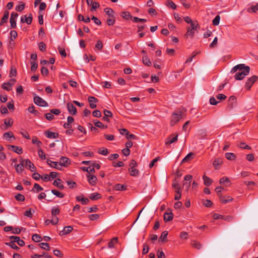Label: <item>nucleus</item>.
Wrapping results in <instances>:
<instances>
[{
    "instance_id": "obj_1",
    "label": "nucleus",
    "mask_w": 258,
    "mask_h": 258,
    "mask_svg": "<svg viewBox=\"0 0 258 258\" xmlns=\"http://www.w3.org/2000/svg\"><path fill=\"white\" fill-rule=\"evenodd\" d=\"M250 71V68L248 66H245L244 64H239L234 67L231 71V73H235V79L236 80H241L246 76L248 75Z\"/></svg>"
},
{
    "instance_id": "obj_2",
    "label": "nucleus",
    "mask_w": 258,
    "mask_h": 258,
    "mask_svg": "<svg viewBox=\"0 0 258 258\" xmlns=\"http://www.w3.org/2000/svg\"><path fill=\"white\" fill-rule=\"evenodd\" d=\"M183 113L181 111L178 112H173L170 118V124L171 126H174L182 118Z\"/></svg>"
},
{
    "instance_id": "obj_3",
    "label": "nucleus",
    "mask_w": 258,
    "mask_h": 258,
    "mask_svg": "<svg viewBox=\"0 0 258 258\" xmlns=\"http://www.w3.org/2000/svg\"><path fill=\"white\" fill-rule=\"evenodd\" d=\"M33 100L35 104L37 105L42 107H47L48 106V103L44 100L38 96H35Z\"/></svg>"
},
{
    "instance_id": "obj_4",
    "label": "nucleus",
    "mask_w": 258,
    "mask_h": 258,
    "mask_svg": "<svg viewBox=\"0 0 258 258\" xmlns=\"http://www.w3.org/2000/svg\"><path fill=\"white\" fill-rule=\"evenodd\" d=\"M258 77L256 76H252L249 78H248L245 84V87L247 90H250L251 86L253 85V84L257 80Z\"/></svg>"
},
{
    "instance_id": "obj_5",
    "label": "nucleus",
    "mask_w": 258,
    "mask_h": 258,
    "mask_svg": "<svg viewBox=\"0 0 258 258\" xmlns=\"http://www.w3.org/2000/svg\"><path fill=\"white\" fill-rule=\"evenodd\" d=\"M18 16V14L16 12H12L11 13L10 20L11 28H15L16 27V21Z\"/></svg>"
},
{
    "instance_id": "obj_6",
    "label": "nucleus",
    "mask_w": 258,
    "mask_h": 258,
    "mask_svg": "<svg viewBox=\"0 0 258 258\" xmlns=\"http://www.w3.org/2000/svg\"><path fill=\"white\" fill-rule=\"evenodd\" d=\"M24 162V164H25V167L26 168H28L31 171H34L36 170V167L30 160L24 159L23 162Z\"/></svg>"
},
{
    "instance_id": "obj_7",
    "label": "nucleus",
    "mask_w": 258,
    "mask_h": 258,
    "mask_svg": "<svg viewBox=\"0 0 258 258\" xmlns=\"http://www.w3.org/2000/svg\"><path fill=\"white\" fill-rule=\"evenodd\" d=\"M23 160L24 159H21L20 161V164L15 165L16 171L18 174H21L23 171L24 166H25V164H24V162H23Z\"/></svg>"
},
{
    "instance_id": "obj_8",
    "label": "nucleus",
    "mask_w": 258,
    "mask_h": 258,
    "mask_svg": "<svg viewBox=\"0 0 258 258\" xmlns=\"http://www.w3.org/2000/svg\"><path fill=\"white\" fill-rule=\"evenodd\" d=\"M47 164L52 168H54L58 170L61 169V166L59 164V162H54L49 159L47 161Z\"/></svg>"
},
{
    "instance_id": "obj_9",
    "label": "nucleus",
    "mask_w": 258,
    "mask_h": 258,
    "mask_svg": "<svg viewBox=\"0 0 258 258\" xmlns=\"http://www.w3.org/2000/svg\"><path fill=\"white\" fill-rule=\"evenodd\" d=\"M32 15L29 14L28 17L26 15H24L21 17V21L22 23H26L27 24L30 25L32 23Z\"/></svg>"
},
{
    "instance_id": "obj_10",
    "label": "nucleus",
    "mask_w": 258,
    "mask_h": 258,
    "mask_svg": "<svg viewBox=\"0 0 258 258\" xmlns=\"http://www.w3.org/2000/svg\"><path fill=\"white\" fill-rule=\"evenodd\" d=\"M88 101L89 103L90 107L91 108H95L96 107V103L98 102V99L93 96H89L88 97Z\"/></svg>"
},
{
    "instance_id": "obj_11",
    "label": "nucleus",
    "mask_w": 258,
    "mask_h": 258,
    "mask_svg": "<svg viewBox=\"0 0 258 258\" xmlns=\"http://www.w3.org/2000/svg\"><path fill=\"white\" fill-rule=\"evenodd\" d=\"M67 109L70 113L72 115H75L77 112L76 107L72 103L67 104Z\"/></svg>"
},
{
    "instance_id": "obj_12",
    "label": "nucleus",
    "mask_w": 258,
    "mask_h": 258,
    "mask_svg": "<svg viewBox=\"0 0 258 258\" xmlns=\"http://www.w3.org/2000/svg\"><path fill=\"white\" fill-rule=\"evenodd\" d=\"M87 177L88 181L91 185H94L96 184L97 178L95 175L88 174Z\"/></svg>"
},
{
    "instance_id": "obj_13",
    "label": "nucleus",
    "mask_w": 258,
    "mask_h": 258,
    "mask_svg": "<svg viewBox=\"0 0 258 258\" xmlns=\"http://www.w3.org/2000/svg\"><path fill=\"white\" fill-rule=\"evenodd\" d=\"M8 147L9 149L18 154H21L23 153V149L21 147L14 145H9Z\"/></svg>"
},
{
    "instance_id": "obj_14",
    "label": "nucleus",
    "mask_w": 258,
    "mask_h": 258,
    "mask_svg": "<svg viewBox=\"0 0 258 258\" xmlns=\"http://www.w3.org/2000/svg\"><path fill=\"white\" fill-rule=\"evenodd\" d=\"M10 239L13 240L12 241L14 242L15 243V242H17L18 244L21 246H22L25 244L24 241L23 240L20 239L18 236H12L10 237Z\"/></svg>"
},
{
    "instance_id": "obj_15",
    "label": "nucleus",
    "mask_w": 258,
    "mask_h": 258,
    "mask_svg": "<svg viewBox=\"0 0 258 258\" xmlns=\"http://www.w3.org/2000/svg\"><path fill=\"white\" fill-rule=\"evenodd\" d=\"M59 164L61 166V168L62 166L67 167L70 164V161L69 158L66 157H62L60 159Z\"/></svg>"
},
{
    "instance_id": "obj_16",
    "label": "nucleus",
    "mask_w": 258,
    "mask_h": 258,
    "mask_svg": "<svg viewBox=\"0 0 258 258\" xmlns=\"http://www.w3.org/2000/svg\"><path fill=\"white\" fill-rule=\"evenodd\" d=\"M44 134L47 138L49 139H56L58 137V134L51 132L49 131H45Z\"/></svg>"
},
{
    "instance_id": "obj_17",
    "label": "nucleus",
    "mask_w": 258,
    "mask_h": 258,
    "mask_svg": "<svg viewBox=\"0 0 258 258\" xmlns=\"http://www.w3.org/2000/svg\"><path fill=\"white\" fill-rule=\"evenodd\" d=\"M73 228L71 226H66L60 232L59 234L61 236L70 233L73 230Z\"/></svg>"
},
{
    "instance_id": "obj_18",
    "label": "nucleus",
    "mask_w": 258,
    "mask_h": 258,
    "mask_svg": "<svg viewBox=\"0 0 258 258\" xmlns=\"http://www.w3.org/2000/svg\"><path fill=\"white\" fill-rule=\"evenodd\" d=\"M223 163V160L221 158H216L213 162V166L216 169L220 168V166Z\"/></svg>"
},
{
    "instance_id": "obj_19",
    "label": "nucleus",
    "mask_w": 258,
    "mask_h": 258,
    "mask_svg": "<svg viewBox=\"0 0 258 258\" xmlns=\"http://www.w3.org/2000/svg\"><path fill=\"white\" fill-rule=\"evenodd\" d=\"M178 135H176L175 136L172 137V136L169 137L165 141L166 145H170L172 143H174L177 140Z\"/></svg>"
},
{
    "instance_id": "obj_20",
    "label": "nucleus",
    "mask_w": 258,
    "mask_h": 258,
    "mask_svg": "<svg viewBox=\"0 0 258 258\" xmlns=\"http://www.w3.org/2000/svg\"><path fill=\"white\" fill-rule=\"evenodd\" d=\"M173 214L172 212H165L164 214V220L165 222H168L172 220Z\"/></svg>"
},
{
    "instance_id": "obj_21",
    "label": "nucleus",
    "mask_w": 258,
    "mask_h": 258,
    "mask_svg": "<svg viewBox=\"0 0 258 258\" xmlns=\"http://www.w3.org/2000/svg\"><path fill=\"white\" fill-rule=\"evenodd\" d=\"M62 181L59 178H57L55 179L53 183V184L58 187L60 189H62L64 188V186L62 184Z\"/></svg>"
},
{
    "instance_id": "obj_22",
    "label": "nucleus",
    "mask_w": 258,
    "mask_h": 258,
    "mask_svg": "<svg viewBox=\"0 0 258 258\" xmlns=\"http://www.w3.org/2000/svg\"><path fill=\"white\" fill-rule=\"evenodd\" d=\"M168 235V232L167 231H164L161 234L159 238V242H164L166 241V238Z\"/></svg>"
},
{
    "instance_id": "obj_23",
    "label": "nucleus",
    "mask_w": 258,
    "mask_h": 258,
    "mask_svg": "<svg viewBox=\"0 0 258 258\" xmlns=\"http://www.w3.org/2000/svg\"><path fill=\"white\" fill-rule=\"evenodd\" d=\"M128 171L130 175L132 176H137L139 173V170L135 167L130 168L128 169Z\"/></svg>"
},
{
    "instance_id": "obj_24",
    "label": "nucleus",
    "mask_w": 258,
    "mask_h": 258,
    "mask_svg": "<svg viewBox=\"0 0 258 258\" xmlns=\"http://www.w3.org/2000/svg\"><path fill=\"white\" fill-rule=\"evenodd\" d=\"M114 189L118 191H123L126 189V186L121 184H116L114 186Z\"/></svg>"
},
{
    "instance_id": "obj_25",
    "label": "nucleus",
    "mask_w": 258,
    "mask_h": 258,
    "mask_svg": "<svg viewBox=\"0 0 258 258\" xmlns=\"http://www.w3.org/2000/svg\"><path fill=\"white\" fill-rule=\"evenodd\" d=\"M9 16V13L8 11H5L4 13V16L1 20V22L0 23L1 25H3L4 23H6L7 22V20L8 19Z\"/></svg>"
},
{
    "instance_id": "obj_26",
    "label": "nucleus",
    "mask_w": 258,
    "mask_h": 258,
    "mask_svg": "<svg viewBox=\"0 0 258 258\" xmlns=\"http://www.w3.org/2000/svg\"><path fill=\"white\" fill-rule=\"evenodd\" d=\"M195 30L192 29L190 27L187 28V32L185 35V36L187 37H189L190 38H192L195 35Z\"/></svg>"
},
{
    "instance_id": "obj_27",
    "label": "nucleus",
    "mask_w": 258,
    "mask_h": 258,
    "mask_svg": "<svg viewBox=\"0 0 258 258\" xmlns=\"http://www.w3.org/2000/svg\"><path fill=\"white\" fill-rule=\"evenodd\" d=\"M104 12L108 16V17H112L114 16V12L110 8H106L104 9Z\"/></svg>"
},
{
    "instance_id": "obj_28",
    "label": "nucleus",
    "mask_w": 258,
    "mask_h": 258,
    "mask_svg": "<svg viewBox=\"0 0 258 258\" xmlns=\"http://www.w3.org/2000/svg\"><path fill=\"white\" fill-rule=\"evenodd\" d=\"M203 178L204 181V184L207 186H210L213 182L211 178L206 176L205 175L203 176Z\"/></svg>"
},
{
    "instance_id": "obj_29",
    "label": "nucleus",
    "mask_w": 258,
    "mask_h": 258,
    "mask_svg": "<svg viewBox=\"0 0 258 258\" xmlns=\"http://www.w3.org/2000/svg\"><path fill=\"white\" fill-rule=\"evenodd\" d=\"M191 244L192 247L198 249H200L202 247V244L196 240H192Z\"/></svg>"
},
{
    "instance_id": "obj_30",
    "label": "nucleus",
    "mask_w": 258,
    "mask_h": 258,
    "mask_svg": "<svg viewBox=\"0 0 258 258\" xmlns=\"http://www.w3.org/2000/svg\"><path fill=\"white\" fill-rule=\"evenodd\" d=\"M225 157L229 160H234L236 157V155L233 153H227L225 154Z\"/></svg>"
},
{
    "instance_id": "obj_31",
    "label": "nucleus",
    "mask_w": 258,
    "mask_h": 258,
    "mask_svg": "<svg viewBox=\"0 0 258 258\" xmlns=\"http://www.w3.org/2000/svg\"><path fill=\"white\" fill-rule=\"evenodd\" d=\"M32 143L33 144H36L37 146L39 148L42 145L41 141H39L36 137H33L32 139Z\"/></svg>"
},
{
    "instance_id": "obj_32",
    "label": "nucleus",
    "mask_w": 258,
    "mask_h": 258,
    "mask_svg": "<svg viewBox=\"0 0 258 258\" xmlns=\"http://www.w3.org/2000/svg\"><path fill=\"white\" fill-rule=\"evenodd\" d=\"M76 200L78 202H81L82 204L83 205L87 204L89 202V200L87 198H84L81 196H77Z\"/></svg>"
},
{
    "instance_id": "obj_33",
    "label": "nucleus",
    "mask_w": 258,
    "mask_h": 258,
    "mask_svg": "<svg viewBox=\"0 0 258 258\" xmlns=\"http://www.w3.org/2000/svg\"><path fill=\"white\" fill-rule=\"evenodd\" d=\"M121 16L125 20H129L132 18L131 14L128 12H123L121 14Z\"/></svg>"
},
{
    "instance_id": "obj_34",
    "label": "nucleus",
    "mask_w": 258,
    "mask_h": 258,
    "mask_svg": "<svg viewBox=\"0 0 258 258\" xmlns=\"http://www.w3.org/2000/svg\"><path fill=\"white\" fill-rule=\"evenodd\" d=\"M143 62L147 66H150L152 64L151 61L147 55L143 56Z\"/></svg>"
},
{
    "instance_id": "obj_35",
    "label": "nucleus",
    "mask_w": 258,
    "mask_h": 258,
    "mask_svg": "<svg viewBox=\"0 0 258 258\" xmlns=\"http://www.w3.org/2000/svg\"><path fill=\"white\" fill-rule=\"evenodd\" d=\"M232 200H233V198H232L231 197H230L229 196L223 197L221 198V202L222 203H224V204L230 202L232 201Z\"/></svg>"
},
{
    "instance_id": "obj_36",
    "label": "nucleus",
    "mask_w": 258,
    "mask_h": 258,
    "mask_svg": "<svg viewBox=\"0 0 258 258\" xmlns=\"http://www.w3.org/2000/svg\"><path fill=\"white\" fill-rule=\"evenodd\" d=\"M51 192L52 194H53L54 195L57 196V197L58 198H62L64 197V195L63 194L60 192V191H59L58 190H55V189H52L51 190Z\"/></svg>"
},
{
    "instance_id": "obj_37",
    "label": "nucleus",
    "mask_w": 258,
    "mask_h": 258,
    "mask_svg": "<svg viewBox=\"0 0 258 258\" xmlns=\"http://www.w3.org/2000/svg\"><path fill=\"white\" fill-rule=\"evenodd\" d=\"M247 11L249 13H256V12H257L258 3L254 6H252L250 8H248Z\"/></svg>"
},
{
    "instance_id": "obj_38",
    "label": "nucleus",
    "mask_w": 258,
    "mask_h": 258,
    "mask_svg": "<svg viewBox=\"0 0 258 258\" xmlns=\"http://www.w3.org/2000/svg\"><path fill=\"white\" fill-rule=\"evenodd\" d=\"M91 200H97L101 198L100 194L97 192H94L90 195L89 197Z\"/></svg>"
},
{
    "instance_id": "obj_39",
    "label": "nucleus",
    "mask_w": 258,
    "mask_h": 258,
    "mask_svg": "<svg viewBox=\"0 0 258 258\" xmlns=\"http://www.w3.org/2000/svg\"><path fill=\"white\" fill-rule=\"evenodd\" d=\"M238 146L239 148L243 149H247V150H250L251 148L248 145H247L244 142H240L238 145Z\"/></svg>"
},
{
    "instance_id": "obj_40",
    "label": "nucleus",
    "mask_w": 258,
    "mask_h": 258,
    "mask_svg": "<svg viewBox=\"0 0 258 258\" xmlns=\"http://www.w3.org/2000/svg\"><path fill=\"white\" fill-rule=\"evenodd\" d=\"M98 153L104 156H106L108 154V151L107 149L105 148H101L99 149Z\"/></svg>"
},
{
    "instance_id": "obj_41",
    "label": "nucleus",
    "mask_w": 258,
    "mask_h": 258,
    "mask_svg": "<svg viewBox=\"0 0 258 258\" xmlns=\"http://www.w3.org/2000/svg\"><path fill=\"white\" fill-rule=\"evenodd\" d=\"M115 17H108L107 19L106 22L108 26H112L115 23Z\"/></svg>"
},
{
    "instance_id": "obj_42",
    "label": "nucleus",
    "mask_w": 258,
    "mask_h": 258,
    "mask_svg": "<svg viewBox=\"0 0 258 258\" xmlns=\"http://www.w3.org/2000/svg\"><path fill=\"white\" fill-rule=\"evenodd\" d=\"M28 110L29 112L33 113L35 115L39 113L38 111L35 109V107L33 105L29 106L28 108Z\"/></svg>"
},
{
    "instance_id": "obj_43",
    "label": "nucleus",
    "mask_w": 258,
    "mask_h": 258,
    "mask_svg": "<svg viewBox=\"0 0 258 258\" xmlns=\"http://www.w3.org/2000/svg\"><path fill=\"white\" fill-rule=\"evenodd\" d=\"M59 212V209L56 207H53L51 209V215L52 216H56L58 215Z\"/></svg>"
},
{
    "instance_id": "obj_44",
    "label": "nucleus",
    "mask_w": 258,
    "mask_h": 258,
    "mask_svg": "<svg viewBox=\"0 0 258 258\" xmlns=\"http://www.w3.org/2000/svg\"><path fill=\"white\" fill-rule=\"evenodd\" d=\"M166 5L172 8V9H175L176 8V5L171 1L168 0L166 2Z\"/></svg>"
},
{
    "instance_id": "obj_45",
    "label": "nucleus",
    "mask_w": 258,
    "mask_h": 258,
    "mask_svg": "<svg viewBox=\"0 0 258 258\" xmlns=\"http://www.w3.org/2000/svg\"><path fill=\"white\" fill-rule=\"evenodd\" d=\"M2 88L7 91H10L12 90V86L10 85V83H8V82L4 83L2 84Z\"/></svg>"
},
{
    "instance_id": "obj_46",
    "label": "nucleus",
    "mask_w": 258,
    "mask_h": 258,
    "mask_svg": "<svg viewBox=\"0 0 258 258\" xmlns=\"http://www.w3.org/2000/svg\"><path fill=\"white\" fill-rule=\"evenodd\" d=\"M95 125L100 128H106L107 126H105L101 122L96 120L94 122Z\"/></svg>"
},
{
    "instance_id": "obj_47",
    "label": "nucleus",
    "mask_w": 258,
    "mask_h": 258,
    "mask_svg": "<svg viewBox=\"0 0 258 258\" xmlns=\"http://www.w3.org/2000/svg\"><path fill=\"white\" fill-rule=\"evenodd\" d=\"M38 154L39 157L42 159L44 160L46 158L45 155L44 154L43 150L39 148L38 149Z\"/></svg>"
},
{
    "instance_id": "obj_48",
    "label": "nucleus",
    "mask_w": 258,
    "mask_h": 258,
    "mask_svg": "<svg viewBox=\"0 0 258 258\" xmlns=\"http://www.w3.org/2000/svg\"><path fill=\"white\" fill-rule=\"evenodd\" d=\"M4 138L7 140H9L11 138H14V136L11 132L5 133L4 135Z\"/></svg>"
},
{
    "instance_id": "obj_49",
    "label": "nucleus",
    "mask_w": 258,
    "mask_h": 258,
    "mask_svg": "<svg viewBox=\"0 0 258 258\" xmlns=\"http://www.w3.org/2000/svg\"><path fill=\"white\" fill-rule=\"evenodd\" d=\"M32 239L34 241L38 242L41 240V237L39 235L35 234L33 235Z\"/></svg>"
},
{
    "instance_id": "obj_50",
    "label": "nucleus",
    "mask_w": 258,
    "mask_h": 258,
    "mask_svg": "<svg viewBox=\"0 0 258 258\" xmlns=\"http://www.w3.org/2000/svg\"><path fill=\"white\" fill-rule=\"evenodd\" d=\"M83 170L88 172L89 173H93L95 172V169L94 167H92L91 166L88 167H83Z\"/></svg>"
},
{
    "instance_id": "obj_51",
    "label": "nucleus",
    "mask_w": 258,
    "mask_h": 258,
    "mask_svg": "<svg viewBox=\"0 0 258 258\" xmlns=\"http://www.w3.org/2000/svg\"><path fill=\"white\" fill-rule=\"evenodd\" d=\"M117 241V238H113L110 242H108V245L109 248H112L114 245Z\"/></svg>"
},
{
    "instance_id": "obj_52",
    "label": "nucleus",
    "mask_w": 258,
    "mask_h": 258,
    "mask_svg": "<svg viewBox=\"0 0 258 258\" xmlns=\"http://www.w3.org/2000/svg\"><path fill=\"white\" fill-rule=\"evenodd\" d=\"M15 199L18 201L23 202L25 200V197L23 195L18 194L15 196Z\"/></svg>"
},
{
    "instance_id": "obj_53",
    "label": "nucleus",
    "mask_w": 258,
    "mask_h": 258,
    "mask_svg": "<svg viewBox=\"0 0 258 258\" xmlns=\"http://www.w3.org/2000/svg\"><path fill=\"white\" fill-rule=\"evenodd\" d=\"M39 48L40 51L44 52L46 50V45L43 42H41L38 44Z\"/></svg>"
},
{
    "instance_id": "obj_54",
    "label": "nucleus",
    "mask_w": 258,
    "mask_h": 258,
    "mask_svg": "<svg viewBox=\"0 0 258 258\" xmlns=\"http://www.w3.org/2000/svg\"><path fill=\"white\" fill-rule=\"evenodd\" d=\"M17 32L15 30H12L10 32V37L12 41L17 37Z\"/></svg>"
},
{
    "instance_id": "obj_55",
    "label": "nucleus",
    "mask_w": 258,
    "mask_h": 258,
    "mask_svg": "<svg viewBox=\"0 0 258 258\" xmlns=\"http://www.w3.org/2000/svg\"><path fill=\"white\" fill-rule=\"evenodd\" d=\"M220 17L219 15H217L213 20V24L215 26H217L219 24Z\"/></svg>"
},
{
    "instance_id": "obj_56",
    "label": "nucleus",
    "mask_w": 258,
    "mask_h": 258,
    "mask_svg": "<svg viewBox=\"0 0 258 258\" xmlns=\"http://www.w3.org/2000/svg\"><path fill=\"white\" fill-rule=\"evenodd\" d=\"M39 245H40V247L42 249H46V250L49 249V248H50L49 245L47 243L42 242V243H40Z\"/></svg>"
},
{
    "instance_id": "obj_57",
    "label": "nucleus",
    "mask_w": 258,
    "mask_h": 258,
    "mask_svg": "<svg viewBox=\"0 0 258 258\" xmlns=\"http://www.w3.org/2000/svg\"><path fill=\"white\" fill-rule=\"evenodd\" d=\"M6 245H9L11 248L15 249H19V247L16 245V244L14 243V242L11 241L10 242H7L6 243Z\"/></svg>"
},
{
    "instance_id": "obj_58",
    "label": "nucleus",
    "mask_w": 258,
    "mask_h": 258,
    "mask_svg": "<svg viewBox=\"0 0 258 258\" xmlns=\"http://www.w3.org/2000/svg\"><path fill=\"white\" fill-rule=\"evenodd\" d=\"M133 21V22H136V23H138V22L145 23L147 22L146 19H141V18H139L138 17H134Z\"/></svg>"
},
{
    "instance_id": "obj_59",
    "label": "nucleus",
    "mask_w": 258,
    "mask_h": 258,
    "mask_svg": "<svg viewBox=\"0 0 258 258\" xmlns=\"http://www.w3.org/2000/svg\"><path fill=\"white\" fill-rule=\"evenodd\" d=\"M45 116L46 119L49 121L52 120L54 118V116L50 111L49 113L45 114Z\"/></svg>"
},
{
    "instance_id": "obj_60",
    "label": "nucleus",
    "mask_w": 258,
    "mask_h": 258,
    "mask_svg": "<svg viewBox=\"0 0 258 258\" xmlns=\"http://www.w3.org/2000/svg\"><path fill=\"white\" fill-rule=\"evenodd\" d=\"M31 70L32 71H34L37 69L38 64L36 61H31Z\"/></svg>"
},
{
    "instance_id": "obj_61",
    "label": "nucleus",
    "mask_w": 258,
    "mask_h": 258,
    "mask_svg": "<svg viewBox=\"0 0 258 258\" xmlns=\"http://www.w3.org/2000/svg\"><path fill=\"white\" fill-rule=\"evenodd\" d=\"M95 48L98 50H101L103 48V44L101 40H98L95 45Z\"/></svg>"
},
{
    "instance_id": "obj_62",
    "label": "nucleus",
    "mask_w": 258,
    "mask_h": 258,
    "mask_svg": "<svg viewBox=\"0 0 258 258\" xmlns=\"http://www.w3.org/2000/svg\"><path fill=\"white\" fill-rule=\"evenodd\" d=\"M219 182L220 184H224L225 183H230V181L228 178L223 177L220 179Z\"/></svg>"
},
{
    "instance_id": "obj_63",
    "label": "nucleus",
    "mask_w": 258,
    "mask_h": 258,
    "mask_svg": "<svg viewBox=\"0 0 258 258\" xmlns=\"http://www.w3.org/2000/svg\"><path fill=\"white\" fill-rule=\"evenodd\" d=\"M4 123L7 126L11 127L13 125V121L12 119H6Z\"/></svg>"
},
{
    "instance_id": "obj_64",
    "label": "nucleus",
    "mask_w": 258,
    "mask_h": 258,
    "mask_svg": "<svg viewBox=\"0 0 258 258\" xmlns=\"http://www.w3.org/2000/svg\"><path fill=\"white\" fill-rule=\"evenodd\" d=\"M194 155L192 153H188L182 160V162H185L188 161L190 158Z\"/></svg>"
}]
</instances>
